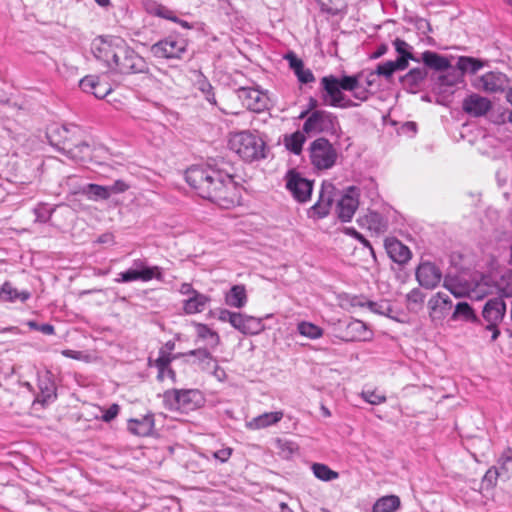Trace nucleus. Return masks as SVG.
<instances>
[{
	"label": "nucleus",
	"mask_w": 512,
	"mask_h": 512,
	"mask_svg": "<svg viewBox=\"0 0 512 512\" xmlns=\"http://www.w3.org/2000/svg\"><path fill=\"white\" fill-rule=\"evenodd\" d=\"M409 60L417 61L413 54H404V56H399L392 63L396 71H401L408 67Z\"/></svg>",
	"instance_id": "5fc2aeb1"
},
{
	"label": "nucleus",
	"mask_w": 512,
	"mask_h": 512,
	"mask_svg": "<svg viewBox=\"0 0 512 512\" xmlns=\"http://www.w3.org/2000/svg\"><path fill=\"white\" fill-rule=\"evenodd\" d=\"M400 498L396 495H387L379 498L372 507V512H395L400 508Z\"/></svg>",
	"instance_id": "473e14b6"
},
{
	"label": "nucleus",
	"mask_w": 512,
	"mask_h": 512,
	"mask_svg": "<svg viewBox=\"0 0 512 512\" xmlns=\"http://www.w3.org/2000/svg\"><path fill=\"white\" fill-rule=\"evenodd\" d=\"M362 78V74L353 75V76H343L338 79V85L341 90L350 91L355 90L358 87V82Z\"/></svg>",
	"instance_id": "de8ad7c7"
},
{
	"label": "nucleus",
	"mask_w": 512,
	"mask_h": 512,
	"mask_svg": "<svg viewBox=\"0 0 512 512\" xmlns=\"http://www.w3.org/2000/svg\"><path fill=\"white\" fill-rule=\"evenodd\" d=\"M83 136V130L75 124L55 125L47 131L49 143L75 161H84L91 154Z\"/></svg>",
	"instance_id": "7ed1b4c3"
},
{
	"label": "nucleus",
	"mask_w": 512,
	"mask_h": 512,
	"mask_svg": "<svg viewBox=\"0 0 512 512\" xmlns=\"http://www.w3.org/2000/svg\"><path fill=\"white\" fill-rule=\"evenodd\" d=\"M109 195L125 192L129 186L122 180H116L112 185L107 186Z\"/></svg>",
	"instance_id": "052dcab7"
},
{
	"label": "nucleus",
	"mask_w": 512,
	"mask_h": 512,
	"mask_svg": "<svg viewBox=\"0 0 512 512\" xmlns=\"http://www.w3.org/2000/svg\"><path fill=\"white\" fill-rule=\"evenodd\" d=\"M425 295L419 288L412 289L407 295L406 300L409 306H421L424 303Z\"/></svg>",
	"instance_id": "8fccbe9b"
},
{
	"label": "nucleus",
	"mask_w": 512,
	"mask_h": 512,
	"mask_svg": "<svg viewBox=\"0 0 512 512\" xmlns=\"http://www.w3.org/2000/svg\"><path fill=\"white\" fill-rule=\"evenodd\" d=\"M353 97L361 102L367 101L370 96V91L364 86L361 82V79L358 82V87L355 90H352Z\"/></svg>",
	"instance_id": "6e6d98bb"
},
{
	"label": "nucleus",
	"mask_w": 512,
	"mask_h": 512,
	"mask_svg": "<svg viewBox=\"0 0 512 512\" xmlns=\"http://www.w3.org/2000/svg\"><path fill=\"white\" fill-rule=\"evenodd\" d=\"M498 468L500 478L508 480L512 476V448L506 449L498 460Z\"/></svg>",
	"instance_id": "c9c22d12"
},
{
	"label": "nucleus",
	"mask_w": 512,
	"mask_h": 512,
	"mask_svg": "<svg viewBox=\"0 0 512 512\" xmlns=\"http://www.w3.org/2000/svg\"><path fill=\"white\" fill-rule=\"evenodd\" d=\"M457 66L462 72L474 74L483 67V63L471 57H460Z\"/></svg>",
	"instance_id": "79ce46f5"
},
{
	"label": "nucleus",
	"mask_w": 512,
	"mask_h": 512,
	"mask_svg": "<svg viewBox=\"0 0 512 512\" xmlns=\"http://www.w3.org/2000/svg\"><path fill=\"white\" fill-rule=\"evenodd\" d=\"M385 249L390 259L400 265L406 264L412 256L410 249L396 238L386 239Z\"/></svg>",
	"instance_id": "4be33fe9"
},
{
	"label": "nucleus",
	"mask_w": 512,
	"mask_h": 512,
	"mask_svg": "<svg viewBox=\"0 0 512 512\" xmlns=\"http://www.w3.org/2000/svg\"><path fill=\"white\" fill-rule=\"evenodd\" d=\"M492 109V102L477 93L467 95L462 101V110L471 117L485 116Z\"/></svg>",
	"instance_id": "dca6fc26"
},
{
	"label": "nucleus",
	"mask_w": 512,
	"mask_h": 512,
	"mask_svg": "<svg viewBox=\"0 0 512 512\" xmlns=\"http://www.w3.org/2000/svg\"><path fill=\"white\" fill-rule=\"evenodd\" d=\"M196 331L199 338L207 340L211 347H215L220 342V337L217 332L210 329L206 324H197Z\"/></svg>",
	"instance_id": "4c0bfd02"
},
{
	"label": "nucleus",
	"mask_w": 512,
	"mask_h": 512,
	"mask_svg": "<svg viewBox=\"0 0 512 512\" xmlns=\"http://www.w3.org/2000/svg\"><path fill=\"white\" fill-rule=\"evenodd\" d=\"M338 154L326 138H317L310 145L311 163L317 169H329L336 163Z\"/></svg>",
	"instance_id": "9b49d317"
},
{
	"label": "nucleus",
	"mask_w": 512,
	"mask_h": 512,
	"mask_svg": "<svg viewBox=\"0 0 512 512\" xmlns=\"http://www.w3.org/2000/svg\"><path fill=\"white\" fill-rule=\"evenodd\" d=\"M211 301V298L205 294L197 292L193 296L188 297L183 302V310L186 314L201 313L206 309V306Z\"/></svg>",
	"instance_id": "cd10ccee"
},
{
	"label": "nucleus",
	"mask_w": 512,
	"mask_h": 512,
	"mask_svg": "<svg viewBox=\"0 0 512 512\" xmlns=\"http://www.w3.org/2000/svg\"><path fill=\"white\" fill-rule=\"evenodd\" d=\"M497 478H500V472L498 471V468L494 466L488 469V471L485 473L483 482L488 483L490 486H494L496 484Z\"/></svg>",
	"instance_id": "bf43d9fd"
},
{
	"label": "nucleus",
	"mask_w": 512,
	"mask_h": 512,
	"mask_svg": "<svg viewBox=\"0 0 512 512\" xmlns=\"http://www.w3.org/2000/svg\"><path fill=\"white\" fill-rule=\"evenodd\" d=\"M323 93L322 100L325 105L338 108H352L358 104L347 98L338 85V78L334 75H328L321 78L320 81Z\"/></svg>",
	"instance_id": "9d476101"
},
{
	"label": "nucleus",
	"mask_w": 512,
	"mask_h": 512,
	"mask_svg": "<svg viewBox=\"0 0 512 512\" xmlns=\"http://www.w3.org/2000/svg\"><path fill=\"white\" fill-rule=\"evenodd\" d=\"M226 305L233 308H242L247 303V294L244 285H234L225 294Z\"/></svg>",
	"instance_id": "c85d7f7f"
},
{
	"label": "nucleus",
	"mask_w": 512,
	"mask_h": 512,
	"mask_svg": "<svg viewBox=\"0 0 512 512\" xmlns=\"http://www.w3.org/2000/svg\"><path fill=\"white\" fill-rule=\"evenodd\" d=\"M231 454V448H224L214 452L213 456L214 458L220 460L221 462H226L230 458Z\"/></svg>",
	"instance_id": "338daca9"
},
{
	"label": "nucleus",
	"mask_w": 512,
	"mask_h": 512,
	"mask_svg": "<svg viewBox=\"0 0 512 512\" xmlns=\"http://www.w3.org/2000/svg\"><path fill=\"white\" fill-rule=\"evenodd\" d=\"M312 471L316 478L322 481H331L338 478V473L330 469L327 465L321 463H314Z\"/></svg>",
	"instance_id": "ea45409f"
},
{
	"label": "nucleus",
	"mask_w": 512,
	"mask_h": 512,
	"mask_svg": "<svg viewBox=\"0 0 512 512\" xmlns=\"http://www.w3.org/2000/svg\"><path fill=\"white\" fill-rule=\"evenodd\" d=\"M34 214L36 217V221L45 223L51 217V212L47 210L44 206H40L34 209Z\"/></svg>",
	"instance_id": "680f3d73"
},
{
	"label": "nucleus",
	"mask_w": 512,
	"mask_h": 512,
	"mask_svg": "<svg viewBox=\"0 0 512 512\" xmlns=\"http://www.w3.org/2000/svg\"><path fill=\"white\" fill-rule=\"evenodd\" d=\"M80 88L85 93L94 95L98 99H103L112 92L109 83L101 81L98 76L88 75L80 80Z\"/></svg>",
	"instance_id": "aec40b11"
},
{
	"label": "nucleus",
	"mask_w": 512,
	"mask_h": 512,
	"mask_svg": "<svg viewBox=\"0 0 512 512\" xmlns=\"http://www.w3.org/2000/svg\"><path fill=\"white\" fill-rule=\"evenodd\" d=\"M179 292L182 295H186V296L190 297V296H193L194 294H196L198 291L193 288L192 284L182 283L180 286Z\"/></svg>",
	"instance_id": "774afa93"
},
{
	"label": "nucleus",
	"mask_w": 512,
	"mask_h": 512,
	"mask_svg": "<svg viewBox=\"0 0 512 512\" xmlns=\"http://www.w3.org/2000/svg\"><path fill=\"white\" fill-rule=\"evenodd\" d=\"M283 418L282 411L266 412L253 418L247 426L250 429H263L270 425L276 424Z\"/></svg>",
	"instance_id": "c756f323"
},
{
	"label": "nucleus",
	"mask_w": 512,
	"mask_h": 512,
	"mask_svg": "<svg viewBox=\"0 0 512 512\" xmlns=\"http://www.w3.org/2000/svg\"><path fill=\"white\" fill-rule=\"evenodd\" d=\"M393 46L399 56H404V54H412L410 51L412 47L406 41L400 38H396L393 41Z\"/></svg>",
	"instance_id": "13d9d810"
},
{
	"label": "nucleus",
	"mask_w": 512,
	"mask_h": 512,
	"mask_svg": "<svg viewBox=\"0 0 512 512\" xmlns=\"http://www.w3.org/2000/svg\"><path fill=\"white\" fill-rule=\"evenodd\" d=\"M335 186L328 181H323L319 191L317 202L311 207V210L318 218H324L329 214L333 203Z\"/></svg>",
	"instance_id": "6ab92c4d"
},
{
	"label": "nucleus",
	"mask_w": 512,
	"mask_h": 512,
	"mask_svg": "<svg viewBox=\"0 0 512 512\" xmlns=\"http://www.w3.org/2000/svg\"><path fill=\"white\" fill-rule=\"evenodd\" d=\"M508 83V77L504 73L490 71L477 77L473 82V87L488 93H499L507 88Z\"/></svg>",
	"instance_id": "ddd939ff"
},
{
	"label": "nucleus",
	"mask_w": 512,
	"mask_h": 512,
	"mask_svg": "<svg viewBox=\"0 0 512 512\" xmlns=\"http://www.w3.org/2000/svg\"><path fill=\"white\" fill-rule=\"evenodd\" d=\"M163 398L166 408L184 413L197 409L202 401V395L196 389L167 390L164 392Z\"/></svg>",
	"instance_id": "0eeeda50"
},
{
	"label": "nucleus",
	"mask_w": 512,
	"mask_h": 512,
	"mask_svg": "<svg viewBox=\"0 0 512 512\" xmlns=\"http://www.w3.org/2000/svg\"><path fill=\"white\" fill-rule=\"evenodd\" d=\"M453 321H463L474 325L480 324V317L477 315L472 306L465 301L458 302L451 315Z\"/></svg>",
	"instance_id": "a878e982"
},
{
	"label": "nucleus",
	"mask_w": 512,
	"mask_h": 512,
	"mask_svg": "<svg viewBox=\"0 0 512 512\" xmlns=\"http://www.w3.org/2000/svg\"><path fill=\"white\" fill-rule=\"evenodd\" d=\"M39 388H40L41 393L37 399H43V402H46L50 399L56 398L54 384L48 378H44V379L40 380Z\"/></svg>",
	"instance_id": "c03bdc74"
},
{
	"label": "nucleus",
	"mask_w": 512,
	"mask_h": 512,
	"mask_svg": "<svg viewBox=\"0 0 512 512\" xmlns=\"http://www.w3.org/2000/svg\"><path fill=\"white\" fill-rule=\"evenodd\" d=\"M229 147L246 162L266 157V143L257 132L245 130L233 134L229 140Z\"/></svg>",
	"instance_id": "20e7f679"
},
{
	"label": "nucleus",
	"mask_w": 512,
	"mask_h": 512,
	"mask_svg": "<svg viewBox=\"0 0 512 512\" xmlns=\"http://www.w3.org/2000/svg\"><path fill=\"white\" fill-rule=\"evenodd\" d=\"M277 443H278V447L282 450L284 457H288L289 455H291L293 453V451H294L293 443L288 442V441H282V440H278Z\"/></svg>",
	"instance_id": "69168bd1"
},
{
	"label": "nucleus",
	"mask_w": 512,
	"mask_h": 512,
	"mask_svg": "<svg viewBox=\"0 0 512 512\" xmlns=\"http://www.w3.org/2000/svg\"><path fill=\"white\" fill-rule=\"evenodd\" d=\"M506 312V303L501 297L488 299L482 307L479 326L491 332L492 341L498 339L501 334L499 326L503 323Z\"/></svg>",
	"instance_id": "423d86ee"
},
{
	"label": "nucleus",
	"mask_w": 512,
	"mask_h": 512,
	"mask_svg": "<svg viewBox=\"0 0 512 512\" xmlns=\"http://www.w3.org/2000/svg\"><path fill=\"white\" fill-rule=\"evenodd\" d=\"M297 331L300 335L309 339H318L323 335V329L319 326L311 323L302 321L297 325Z\"/></svg>",
	"instance_id": "e433bc0d"
},
{
	"label": "nucleus",
	"mask_w": 512,
	"mask_h": 512,
	"mask_svg": "<svg viewBox=\"0 0 512 512\" xmlns=\"http://www.w3.org/2000/svg\"><path fill=\"white\" fill-rule=\"evenodd\" d=\"M300 119L305 121L302 126V131L308 136L317 134L334 135L339 129V121L337 116L326 110H308L301 112Z\"/></svg>",
	"instance_id": "39448f33"
},
{
	"label": "nucleus",
	"mask_w": 512,
	"mask_h": 512,
	"mask_svg": "<svg viewBox=\"0 0 512 512\" xmlns=\"http://www.w3.org/2000/svg\"><path fill=\"white\" fill-rule=\"evenodd\" d=\"M284 59L288 61L289 67L294 73L298 72V70L304 66L303 61L297 57L294 52H288L285 54Z\"/></svg>",
	"instance_id": "864d4df0"
},
{
	"label": "nucleus",
	"mask_w": 512,
	"mask_h": 512,
	"mask_svg": "<svg viewBox=\"0 0 512 512\" xmlns=\"http://www.w3.org/2000/svg\"><path fill=\"white\" fill-rule=\"evenodd\" d=\"M499 294L502 299L503 297H512V273L503 275L498 283Z\"/></svg>",
	"instance_id": "49530a36"
},
{
	"label": "nucleus",
	"mask_w": 512,
	"mask_h": 512,
	"mask_svg": "<svg viewBox=\"0 0 512 512\" xmlns=\"http://www.w3.org/2000/svg\"><path fill=\"white\" fill-rule=\"evenodd\" d=\"M145 8L152 15L159 16L161 18L169 19L172 21L178 20V18L173 15V12L171 10H169L167 7L157 4L155 2H150V1L147 2L145 4Z\"/></svg>",
	"instance_id": "58836bf2"
},
{
	"label": "nucleus",
	"mask_w": 512,
	"mask_h": 512,
	"mask_svg": "<svg viewBox=\"0 0 512 512\" xmlns=\"http://www.w3.org/2000/svg\"><path fill=\"white\" fill-rule=\"evenodd\" d=\"M91 52L112 74L131 75L149 71L145 59L120 37L95 38L91 44Z\"/></svg>",
	"instance_id": "f03ea898"
},
{
	"label": "nucleus",
	"mask_w": 512,
	"mask_h": 512,
	"mask_svg": "<svg viewBox=\"0 0 512 512\" xmlns=\"http://www.w3.org/2000/svg\"><path fill=\"white\" fill-rule=\"evenodd\" d=\"M443 286L450 291L451 294H453L455 297L460 298L463 296H466L469 294L470 289L467 287H464L454 281L453 279H444Z\"/></svg>",
	"instance_id": "a18cd8bd"
},
{
	"label": "nucleus",
	"mask_w": 512,
	"mask_h": 512,
	"mask_svg": "<svg viewBox=\"0 0 512 512\" xmlns=\"http://www.w3.org/2000/svg\"><path fill=\"white\" fill-rule=\"evenodd\" d=\"M231 326L245 335H255L263 330L261 319L238 312L234 317Z\"/></svg>",
	"instance_id": "412c9836"
},
{
	"label": "nucleus",
	"mask_w": 512,
	"mask_h": 512,
	"mask_svg": "<svg viewBox=\"0 0 512 512\" xmlns=\"http://www.w3.org/2000/svg\"><path fill=\"white\" fill-rule=\"evenodd\" d=\"M361 397L371 405H379L386 401V396L377 390H363Z\"/></svg>",
	"instance_id": "09e8293b"
},
{
	"label": "nucleus",
	"mask_w": 512,
	"mask_h": 512,
	"mask_svg": "<svg viewBox=\"0 0 512 512\" xmlns=\"http://www.w3.org/2000/svg\"><path fill=\"white\" fill-rule=\"evenodd\" d=\"M415 275L420 286L426 289L436 288L442 279L441 270L429 261L420 263Z\"/></svg>",
	"instance_id": "2eb2a0df"
},
{
	"label": "nucleus",
	"mask_w": 512,
	"mask_h": 512,
	"mask_svg": "<svg viewBox=\"0 0 512 512\" xmlns=\"http://www.w3.org/2000/svg\"><path fill=\"white\" fill-rule=\"evenodd\" d=\"M422 61L425 66L440 72L450 67V62L445 56L439 55L433 51L423 52Z\"/></svg>",
	"instance_id": "7c9ffc66"
},
{
	"label": "nucleus",
	"mask_w": 512,
	"mask_h": 512,
	"mask_svg": "<svg viewBox=\"0 0 512 512\" xmlns=\"http://www.w3.org/2000/svg\"><path fill=\"white\" fill-rule=\"evenodd\" d=\"M376 74L385 78L391 77L396 72L392 61H386L377 66L375 70Z\"/></svg>",
	"instance_id": "3c124183"
},
{
	"label": "nucleus",
	"mask_w": 512,
	"mask_h": 512,
	"mask_svg": "<svg viewBox=\"0 0 512 512\" xmlns=\"http://www.w3.org/2000/svg\"><path fill=\"white\" fill-rule=\"evenodd\" d=\"M236 314L237 312H232L227 309H220L218 319L222 322H228L231 324Z\"/></svg>",
	"instance_id": "0e129e2a"
},
{
	"label": "nucleus",
	"mask_w": 512,
	"mask_h": 512,
	"mask_svg": "<svg viewBox=\"0 0 512 512\" xmlns=\"http://www.w3.org/2000/svg\"><path fill=\"white\" fill-rule=\"evenodd\" d=\"M295 75L297 76L298 81L302 84H308L315 81L312 71L304 66H302Z\"/></svg>",
	"instance_id": "603ef678"
},
{
	"label": "nucleus",
	"mask_w": 512,
	"mask_h": 512,
	"mask_svg": "<svg viewBox=\"0 0 512 512\" xmlns=\"http://www.w3.org/2000/svg\"><path fill=\"white\" fill-rule=\"evenodd\" d=\"M119 413V406L117 404H112L102 415V419L105 422H110L113 420Z\"/></svg>",
	"instance_id": "e2e57ef3"
},
{
	"label": "nucleus",
	"mask_w": 512,
	"mask_h": 512,
	"mask_svg": "<svg viewBox=\"0 0 512 512\" xmlns=\"http://www.w3.org/2000/svg\"><path fill=\"white\" fill-rule=\"evenodd\" d=\"M358 192L355 187H349L337 203V214L342 222H349L354 216L359 205Z\"/></svg>",
	"instance_id": "f3484780"
},
{
	"label": "nucleus",
	"mask_w": 512,
	"mask_h": 512,
	"mask_svg": "<svg viewBox=\"0 0 512 512\" xmlns=\"http://www.w3.org/2000/svg\"><path fill=\"white\" fill-rule=\"evenodd\" d=\"M286 188L296 201L303 203L311 197L313 182L302 177L300 173L290 170L286 174Z\"/></svg>",
	"instance_id": "f8f14e48"
},
{
	"label": "nucleus",
	"mask_w": 512,
	"mask_h": 512,
	"mask_svg": "<svg viewBox=\"0 0 512 512\" xmlns=\"http://www.w3.org/2000/svg\"><path fill=\"white\" fill-rule=\"evenodd\" d=\"M154 428V416L149 413L141 418L130 419L128 430L137 436L145 437L151 435Z\"/></svg>",
	"instance_id": "393cba45"
},
{
	"label": "nucleus",
	"mask_w": 512,
	"mask_h": 512,
	"mask_svg": "<svg viewBox=\"0 0 512 512\" xmlns=\"http://www.w3.org/2000/svg\"><path fill=\"white\" fill-rule=\"evenodd\" d=\"M354 305H358L361 307H368L372 312L379 314V315H386L387 313L391 312V307L386 301L381 302H374V301H358Z\"/></svg>",
	"instance_id": "37998d69"
},
{
	"label": "nucleus",
	"mask_w": 512,
	"mask_h": 512,
	"mask_svg": "<svg viewBox=\"0 0 512 512\" xmlns=\"http://www.w3.org/2000/svg\"><path fill=\"white\" fill-rule=\"evenodd\" d=\"M187 40L179 35H169L151 46V53L161 59H182L187 51Z\"/></svg>",
	"instance_id": "1a4fd4ad"
},
{
	"label": "nucleus",
	"mask_w": 512,
	"mask_h": 512,
	"mask_svg": "<svg viewBox=\"0 0 512 512\" xmlns=\"http://www.w3.org/2000/svg\"><path fill=\"white\" fill-rule=\"evenodd\" d=\"M84 192L88 195L90 199L93 200H106L110 197L108 187L98 184H88L84 188Z\"/></svg>",
	"instance_id": "a19ab883"
},
{
	"label": "nucleus",
	"mask_w": 512,
	"mask_h": 512,
	"mask_svg": "<svg viewBox=\"0 0 512 512\" xmlns=\"http://www.w3.org/2000/svg\"><path fill=\"white\" fill-rule=\"evenodd\" d=\"M233 166L222 162L215 165L192 166L185 179L195 192L221 208L228 209L239 202V193L233 180Z\"/></svg>",
	"instance_id": "f257e3e1"
},
{
	"label": "nucleus",
	"mask_w": 512,
	"mask_h": 512,
	"mask_svg": "<svg viewBox=\"0 0 512 512\" xmlns=\"http://www.w3.org/2000/svg\"><path fill=\"white\" fill-rule=\"evenodd\" d=\"M427 77V69L425 67H417L411 69L408 73L400 78L402 84L412 93H416L421 83Z\"/></svg>",
	"instance_id": "bb28decb"
},
{
	"label": "nucleus",
	"mask_w": 512,
	"mask_h": 512,
	"mask_svg": "<svg viewBox=\"0 0 512 512\" xmlns=\"http://www.w3.org/2000/svg\"><path fill=\"white\" fill-rule=\"evenodd\" d=\"M31 294L28 291H18L8 281L4 282L0 288V299L8 302H15L20 300L25 302L30 298Z\"/></svg>",
	"instance_id": "2f4dec72"
},
{
	"label": "nucleus",
	"mask_w": 512,
	"mask_h": 512,
	"mask_svg": "<svg viewBox=\"0 0 512 512\" xmlns=\"http://www.w3.org/2000/svg\"><path fill=\"white\" fill-rule=\"evenodd\" d=\"M361 227L367 228L376 234L384 233L387 230V220L378 212L369 211L358 219Z\"/></svg>",
	"instance_id": "b1692460"
},
{
	"label": "nucleus",
	"mask_w": 512,
	"mask_h": 512,
	"mask_svg": "<svg viewBox=\"0 0 512 512\" xmlns=\"http://www.w3.org/2000/svg\"><path fill=\"white\" fill-rule=\"evenodd\" d=\"M171 361L172 357L170 356L169 352L161 349L159 351V357L155 361L156 367L158 368L157 377L159 380H164V371H167L171 378L175 377L174 371L170 368Z\"/></svg>",
	"instance_id": "f704fd0d"
},
{
	"label": "nucleus",
	"mask_w": 512,
	"mask_h": 512,
	"mask_svg": "<svg viewBox=\"0 0 512 512\" xmlns=\"http://www.w3.org/2000/svg\"><path fill=\"white\" fill-rule=\"evenodd\" d=\"M429 317L434 323H441L452 308L450 297L443 292L434 294L427 303Z\"/></svg>",
	"instance_id": "4468645a"
},
{
	"label": "nucleus",
	"mask_w": 512,
	"mask_h": 512,
	"mask_svg": "<svg viewBox=\"0 0 512 512\" xmlns=\"http://www.w3.org/2000/svg\"><path fill=\"white\" fill-rule=\"evenodd\" d=\"M188 354L196 356L201 362H206V366H210L214 361L212 355L206 349L191 350Z\"/></svg>",
	"instance_id": "4d7b16f0"
},
{
	"label": "nucleus",
	"mask_w": 512,
	"mask_h": 512,
	"mask_svg": "<svg viewBox=\"0 0 512 512\" xmlns=\"http://www.w3.org/2000/svg\"><path fill=\"white\" fill-rule=\"evenodd\" d=\"M306 138L304 132L296 131L290 135H286L284 138V145L290 152L299 155L302 151L303 144Z\"/></svg>",
	"instance_id": "72a5a7b5"
},
{
	"label": "nucleus",
	"mask_w": 512,
	"mask_h": 512,
	"mask_svg": "<svg viewBox=\"0 0 512 512\" xmlns=\"http://www.w3.org/2000/svg\"><path fill=\"white\" fill-rule=\"evenodd\" d=\"M371 336L366 324L360 320L349 321L342 331L341 339L346 341L367 340Z\"/></svg>",
	"instance_id": "5701e85b"
},
{
	"label": "nucleus",
	"mask_w": 512,
	"mask_h": 512,
	"mask_svg": "<svg viewBox=\"0 0 512 512\" xmlns=\"http://www.w3.org/2000/svg\"><path fill=\"white\" fill-rule=\"evenodd\" d=\"M239 98L243 105L254 112H262L268 108V97L265 93L255 88H241Z\"/></svg>",
	"instance_id": "a211bd4d"
},
{
	"label": "nucleus",
	"mask_w": 512,
	"mask_h": 512,
	"mask_svg": "<svg viewBox=\"0 0 512 512\" xmlns=\"http://www.w3.org/2000/svg\"><path fill=\"white\" fill-rule=\"evenodd\" d=\"M152 279L162 280V269L159 266H149L142 258L134 259L132 266L126 271L120 272L115 279L117 283H129L134 281L148 282Z\"/></svg>",
	"instance_id": "6e6552de"
}]
</instances>
